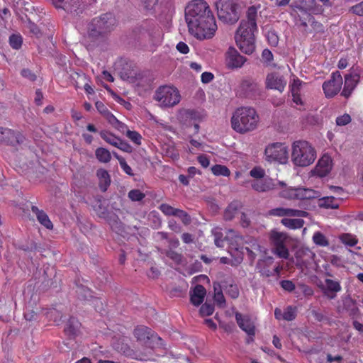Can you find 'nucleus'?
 I'll list each match as a JSON object with an SVG mask.
<instances>
[{"instance_id":"obj_17","label":"nucleus","mask_w":363,"mask_h":363,"mask_svg":"<svg viewBox=\"0 0 363 363\" xmlns=\"http://www.w3.org/2000/svg\"><path fill=\"white\" fill-rule=\"evenodd\" d=\"M235 319L238 326L248 335L254 336L255 334V326L252 320L247 315L240 313H235Z\"/></svg>"},{"instance_id":"obj_42","label":"nucleus","mask_w":363,"mask_h":363,"mask_svg":"<svg viewBox=\"0 0 363 363\" xmlns=\"http://www.w3.org/2000/svg\"><path fill=\"white\" fill-rule=\"evenodd\" d=\"M274 254L277 255L279 257L288 259L289 256V252L286 247L285 243L274 247Z\"/></svg>"},{"instance_id":"obj_61","label":"nucleus","mask_w":363,"mask_h":363,"mask_svg":"<svg viewBox=\"0 0 363 363\" xmlns=\"http://www.w3.org/2000/svg\"><path fill=\"white\" fill-rule=\"evenodd\" d=\"M214 78L213 74L211 72H205L201 74V79L204 84L211 82Z\"/></svg>"},{"instance_id":"obj_19","label":"nucleus","mask_w":363,"mask_h":363,"mask_svg":"<svg viewBox=\"0 0 363 363\" xmlns=\"http://www.w3.org/2000/svg\"><path fill=\"white\" fill-rule=\"evenodd\" d=\"M359 81V76L357 74H348L345 76V84L341 95L345 98H349L353 90L357 86Z\"/></svg>"},{"instance_id":"obj_6","label":"nucleus","mask_w":363,"mask_h":363,"mask_svg":"<svg viewBox=\"0 0 363 363\" xmlns=\"http://www.w3.org/2000/svg\"><path fill=\"white\" fill-rule=\"evenodd\" d=\"M216 5L218 18L223 23L234 24L239 20V6L235 0H218Z\"/></svg>"},{"instance_id":"obj_28","label":"nucleus","mask_w":363,"mask_h":363,"mask_svg":"<svg viewBox=\"0 0 363 363\" xmlns=\"http://www.w3.org/2000/svg\"><path fill=\"white\" fill-rule=\"evenodd\" d=\"M240 203L238 201L230 203L224 212V218L226 220H232L238 213Z\"/></svg>"},{"instance_id":"obj_1","label":"nucleus","mask_w":363,"mask_h":363,"mask_svg":"<svg viewBox=\"0 0 363 363\" xmlns=\"http://www.w3.org/2000/svg\"><path fill=\"white\" fill-rule=\"evenodd\" d=\"M189 33L199 40L210 39L217 30L215 16L204 0H192L185 9Z\"/></svg>"},{"instance_id":"obj_41","label":"nucleus","mask_w":363,"mask_h":363,"mask_svg":"<svg viewBox=\"0 0 363 363\" xmlns=\"http://www.w3.org/2000/svg\"><path fill=\"white\" fill-rule=\"evenodd\" d=\"M159 0H140L141 6L147 11L153 13Z\"/></svg>"},{"instance_id":"obj_26","label":"nucleus","mask_w":363,"mask_h":363,"mask_svg":"<svg viewBox=\"0 0 363 363\" xmlns=\"http://www.w3.org/2000/svg\"><path fill=\"white\" fill-rule=\"evenodd\" d=\"M233 238H235V240L236 242L242 240V236H240L234 230L230 229V230H228V234H227L226 237L225 238V239H223L221 238V236H219V235H216L215 240H214L215 245L218 247H223V246H224V240H229L230 239H233Z\"/></svg>"},{"instance_id":"obj_50","label":"nucleus","mask_w":363,"mask_h":363,"mask_svg":"<svg viewBox=\"0 0 363 363\" xmlns=\"http://www.w3.org/2000/svg\"><path fill=\"white\" fill-rule=\"evenodd\" d=\"M214 307L212 304L206 302L200 308L199 312L201 316H208L213 314Z\"/></svg>"},{"instance_id":"obj_63","label":"nucleus","mask_w":363,"mask_h":363,"mask_svg":"<svg viewBox=\"0 0 363 363\" xmlns=\"http://www.w3.org/2000/svg\"><path fill=\"white\" fill-rule=\"evenodd\" d=\"M95 106L97 111L99 112V113L101 114L102 116H104L108 111L106 105L103 102L99 101L95 103Z\"/></svg>"},{"instance_id":"obj_62","label":"nucleus","mask_w":363,"mask_h":363,"mask_svg":"<svg viewBox=\"0 0 363 363\" xmlns=\"http://www.w3.org/2000/svg\"><path fill=\"white\" fill-rule=\"evenodd\" d=\"M197 160L199 163L204 168L208 167L210 164L209 159L206 155H201L198 156Z\"/></svg>"},{"instance_id":"obj_20","label":"nucleus","mask_w":363,"mask_h":363,"mask_svg":"<svg viewBox=\"0 0 363 363\" xmlns=\"http://www.w3.org/2000/svg\"><path fill=\"white\" fill-rule=\"evenodd\" d=\"M274 263V259L272 257H266L257 262L256 268L261 276L269 277L273 276L272 266Z\"/></svg>"},{"instance_id":"obj_15","label":"nucleus","mask_w":363,"mask_h":363,"mask_svg":"<svg viewBox=\"0 0 363 363\" xmlns=\"http://www.w3.org/2000/svg\"><path fill=\"white\" fill-rule=\"evenodd\" d=\"M266 85L267 88L277 89L279 92H283L286 85V81L279 74L271 73L267 77Z\"/></svg>"},{"instance_id":"obj_25","label":"nucleus","mask_w":363,"mask_h":363,"mask_svg":"<svg viewBox=\"0 0 363 363\" xmlns=\"http://www.w3.org/2000/svg\"><path fill=\"white\" fill-rule=\"evenodd\" d=\"M80 325L77 319L71 317L67 322L64 331L67 336L73 338L77 335Z\"/></svg>"},{"instance_id":"obj_29","label":"nucleus","mask_w":363,"mask_h":363,"mask_svg":"<svg viewBox=\"0 0 363 363\" xmlns=\"http://www.w3.org/2000/svg\"><path fill=\"white\" fill-rule=\"evenodd\" d=\"M254 190L258 192H265L271 189L272 182L270 179L257 180L252 184Z\"/></svg>"},{"instance_id":"obj_11","label":"nucleus","mask_w":363,"mask_h":363,"mask_svg":"<svg viewBox=\"0 0 363 363\" xmlns=\"http://www.w3.org/2000/svg\"><path fill=\"white\" fill-rule=\"evenodd\" d=\"M342 84V78L338 71L333 72L331 79L323 84V89L327 98H331L335 96L341 89Z\"/></svg>"},{"instance_id":"obj_24","label":"nucleus","mask_w":363,"mask_h":363,"mask_svg":"<svg viewBox=\"0 0 363 363\" xmlns=\"http://www.w3.org/2000/svg\"><path fill=\"white\" fill-rule=\"evenodd\" d=\"M296 258L298 265L308 268L314 262L315 254L309 249H306L305 251L298 252Z\"/></svg>"},{"instance_id":"obj_52","label":"nucleus","mask_w":363,"mask_h":363,"mask_svg":"<svg viewBox=\"0 0 363 363\" xmlns=\"http://www.w3.org/2000/svg\"><path fill=\"white\" fill-rule=\"evenodd\" d=\"M118 160L119 162L120 166L123 171L130 176H133L134 174L131 167L128 164L125 160L123 157H118Z\"/></svg>"},{"instance_id":"obj_27","label":"nucleus","mask_w":363,"mask_h":363,"mask_svg":"<svg viewBox=\"0 0 363 363\" xmlns=\"http://www.w3.org/2000/svg\"><path fill=\"white\" fill-rule=\"evenodd\" d=\"M286 239L287 235L286 233L277 230H272L269 235V240L274 247L284 244Z\"/></svg>"},{"instance_id":"obj_57","label":"nucleus","mask_w":363,"mask_h":363,"mask_svg":"<svg viewBox=\"0 0 363 363\" xmlns=\"http://www.w3.org/2000/svg\"><path fill=\"white\" fill-rule=\"evenodd\" d=\"M351 121V117L349 114H344L336 118V123L337 125H345L350 123Z\"/></svg>"},{"instance_id":"obj_30","label":"nucleus","mask_w":363,"mask_h":363,"mask_svg":"<svg viewBox=\"0 0 363 363\" xmlns=\"http://www.w3.org/2000/svg\"><path fill=\"white\" fill-rule=\"evenodd\" d=\"M318 206L321 208L335 209L339 207V203L335 197L327 196L319 200Z\"/></svg>"},{"instance_id":"obj_12","label":"nucleus","mask_w":363,"mask_h":363,"mask_svg":"<svg viewBox=\"0 0 363 363\" xmlns=\"http://www.w3.org/2000/svg\"><path fill=\"white\" fill-rule=\"evenodd\" d=\"M225 65L228 69H238L242 67L246 62L245 57L241 55L233 47H230L225 55Z\"/></svg>"},{"instance_id":"obj_4","label":"nucleus","mask_w":363,"mask_h":363,"mask_svg":"<svg viewBox=\"0 0 363 363\" xmlns=\"http://www.w3.org/2000/svg\"><path fill=\"white\" fill-rule=\"evenodd\" d=\"M316 158V152L306 140H297L292 145L291 160L296 166L307 167Z\"/></svg>"},{"instance_id":"obj_47","label":"nucleus","mask_w":363,"mask_h":363,"mask_svg":"<svg viewBox=\"0 0 363 363\" xmlns=\"http://www.w3.org/2000/svg\"><path fill=\"white\" fill-rule=\"evenodd\" d=\"M225 293L232 298H237L239 296V289L236 284H230L228 286H223Z\"/></svg>"},{"instance_id":"obj_18","label":"nucleus","mask_w":363,"mask_h":363,"mask_svg":"<svg viewBox=\"0 0 363 363\" xmlns=\"http://www.w3.org/2000/svg\"><path fill=\"white\" fill-rule=\"evenodd\" d=\"M332 169V160L328 155H323L318 162L314 172L320 177L327 176Z\"/></svg>"},{"instance_id":"obj_46","label":"nucleus","mask_w":363,"mask_h":363,"mask_svg":"<svg viewBox=\"0 0 363 363\" xmlns=\"http://www.w3.org/2000/svg\"><path fill=\"white\" fill-rule=\"evenodd\" d=\"M186 117L194 122H200L204 118V115L196 110H189L186 111Z\"/></svg>"},{"instance_id":"obj_32","label":"nucleus","mask_w":363,"mask_h":363,"mask_svg":"<svg viewBox=\"0 0 363 363\" xmlns=\"http://www.w3.org/2000/svg\"><path fill=\"white\" fill-rule=\"evenodd\" d=\"M96 159L102 163H108L111 160L110 152L104 147H98L95 151Z\"/></svg>"},{"instance_id":"obj_34","label":"nucleus","mask_w":363,"mask_h":363,"mask_svg":"<svg viewBox=\"0 0 363 363\" xmlns=\"http://www.w3.org/2000/svg\"><path fill=\"white\" fill-rule=\"evenodd\" d=\"M221 287L220 284H218V286L214 284V301L218 307L224 308L225 306V298L223 294Z\"/></svg>"},{"instance_id":"obj_49","label":"nucleus","mask_w":363,"mask_h":363,"mask_svg":"<svg viewBox=\"0 0 363 363\" xmlns=\"http://www.w3.org/2000/svg\"><path fill=\"white\" fill-rule=\"evenodd\" d=\"M159 209L165 215V216H174V215L176 214V211H177L178 208H175L172 206H171L170 205L167 204V203H162L160 206H159Z\"/></svg>"},{"instance_id":"obj_45","label":"nucleus","mask_w":363,"mask_h":363,"mask_svg":"<svg viewBox=\"0 0 363 363\" xmlns=\"http://www.w3.org/2000/svg\"><path fill=\"white\" fill-rule=\"evenodd\" d=\"M296 317V308L289 306L283 313V319L287 321H291Z\"/></svg>"},{"instance_id":"obj_16","label":"nucleus","mask_w":363,"mask_h":363,"mask_svg":"<svg viewBox=\"0 0 363 363\" xmlns=\"http://www.w3.org/2000/svg\"><path fill=\"white\" fill-rule=\"evenodd\" d=\"M134 336L137 339L138 341L143 342L146 343L147 340L152 339H158L159 340H162V339L157 336L150 328L140 325L138 326L134 330Z\"/></svg>"},{"instance_id":"obj_5","label":"nucleus","mask_w":363,"mask_h":363,"mask_svg":"<svg viewBox=\"0 0 363 363\" xmlns=\"http://www.w3.org/2000/svg\"><path fill=\"white\" fill-rule=\"evenodd\" d=\"M116 19L110 13L101 15L93 18L89 25V35L93 39L104 38L113 30Z\"/></svg>"},{"instance_id":"obj_22","label":"nucleus","mask_w":363,"mask_h":363,"mask_svg":"<svg viewBox=\"0 0 363 363\" xmlns=\"http://www.w3.org/2000/svg\"><path fill=\"white\" fill-rule=\"evenodd\" d=\"M96 177L99 179V187L102 192L107 191L111 184V177L108 171L100 168L96 171Z\"/></svg>"},{"instance_id":"obj_54","label":"nucleus","mask_w":363,"mask_h":363,"mask_svg":"<svg viewBox=\"0 0 363 363\" xmlns=\"http://www.w3.org/2000/svg\"><path fill=\"white\" fill-rule=\"evenodd\" d=\"M103 116L112 125L116 126L121 123L109 110Z\"/></svg>"},{"instance_id":"obj_33","label":"nucleus","mask_w":363,"mask_h":363,"mask_svg":"<svg viewBox=\"0 0 363 363\" xmlns=\"http://www.w3.org/2000/svg\"><path fill=\"white\" fill-rule=\"evenodd\" d=\"M119 75L123 80L128 81L130 82H133L136 78V72L128 67H123L120 72Z\"/></svg>"},{"instance_id":"obj_37","label":"nucleus","mask_w":363,"mask_h":363,"mask_svg":"<svg viewBox=\"0 0 363 363\" xmlns=\"http://www.w3.org/2000/svg\"><path fill=\"white\" fill-rule=\"evenodd\" d=\"M340 240L342 243L350 247H354L358 242L356 237L350 233H343L340 236Z\"/></svg>"},{"instance_id":"obj_13","label":"nucleus","mask_w":363,"mask_h":363,"mask_svg":"<svg viewBox=\"0 0 363 363\" xmlns=\"http://www.w3.org/2000/svg\"><path fill=\"white\" fill-rule=\"evenodd\" d=\"M268 214L271 216H277V217H298V218H305L308 216V212L302 210H297L289 208H275L271 209Z\"/></svg>"},{"instance_id":"obj_2","label":"nucleus","mask_w":363,"mask_h":363,"mask_svg":"<svg viewBox=\"0 0 363 363\" xmlns=\"http://www.w3.org/2000/svg\"><path fill=\"white\" fill-rule=\"evenodd\" d=\"M257 10L252 6L248 8L247 19H242L238 28L235 40L239 49L247 55H251L255 50V35L257 26Z\"/></svg>"},{"instance_id":"obj_43","label":"nucleus","mask_w":363,"mask_h":363,"mask_svg":"<svg viewBox=\"0 0 363 363\" xmlns=\"http://www.w3.org/2000/svg\"><path fill=\"white\" fill-rule=\"evenodd\" d=\"M126 136L136 145L139 146L142 143V135L135 130H128Z\"/></svg>"},{"instance_id":"obj_59","label":"nucleus","mask_w":363,"mask_h":363,"mask_svg":"<svg viewBox=\"0 0 363 363\" xmlns=\"http://www.w3.org/2000/svg\"><path fill=\"white\" fill-rule=\"evenodd\" d=\"M280 285L285 291L289 292H291L295 289V284L290 280H283L280 282Z\"/></svg>"},{"instance_id":"obj_3","label":"nucleus","mask_w":363,"mask_h":363,"mask_svg":"<svg viewBox=\"0 0 363 363\" xmlns=\"http://www.w3.org/2000/svg\"><path fill=\"white\" fill-rule=\"evenodd\" d=\"M259 118L255 108L240 107L237 108L231 118L232 128L244 134L256 129Z\"/></svg>"},{"instance_id":"obj_31","label":"nucleus","mask_w":363,"mask_h":363,"mask_svg":"<svg viewBox=\"0 0 363 363\" xmlns=\"http://www.w3.org/2000/svg\"><path fill=\"white\" fill-rule=\"evenodd\" d=\"M281 222L290 229H299L304 225V220L301 218H283Z\"/></svg>"},{"instance_id":"obj_36","label":"nucleus","mask_w":363,"mask_h":363,"mask_svg":"<svg viewBox=\"0 0 363 363\" xmlns=\"http://www.w3.org/2000/svg\"><path fill=\"white\" fill-rule=\"evenodd\" d=\"M100 135L101 138L107 143L116 147H117V145L121 139L120 138L116 137L115 135L109 132H101Z\"/></svg>"},{"instance_id":"obj_14","label":"nucleus","mask_w":363,"mask_h":363,"mask_svg":"<svg viewBox=\"0 0 363 363\" xmlns=\"http://www.w3.org/2000/svg\"><path fill=\"white\" fill-rule=\"evenodd\" d=\"M319 287L323 294L330 299L335 298L337 293L342 290L340 281L330 279H325V284L320 285Z\"/></svg>"},{"instance_id":"obj_51","label":"nucleus","mask_w":363,"mask_h":363,"mask_svg":"<svg viewBox=\"0 0 363 363\" xmlns=\"http://www.w3.org/2000/svg\"><path fill=\"white\" fill-rule=\"evenodd\" d=\"M349 12H350L354 15H357L358 16L363 17V1L351 6L349 9Z\"/></svg>"},{"instance_id":"obj_55","label":"nucleus","mask_w":363,"mask_h":363,"mask_svg":"<svg viewBox=\"0 0 363 363\" xmlns=\"http://www.w3.org/2000/svg\"><path fill=\"white\" fill-rule=\"evenodd\" d=\"M250 174L253 178L262 179L264 177L265 172L264 170L260 167H254L250 170Z\"/></svg>"},{"instance_id":"obj_60","label":"nucleus","mask_w":363,"mask_h":363,"mask_svg":"<svg viewBox=\"0 0 363 363\" xmlns=\"http://www.w3.org/2000/svg\"><path fill=\"white\" fill-rule=\"evenodd\" d=\"M301 83L302 82L299 79H294L292 84L290 85L291 92L294 93L296 91H300V86Z\"/></svg>"},{"instance_id":"obj_48","label":"nucleus","mask_w":363,"mask_h":363,"mask_svg":"<svg viewBox=\"0 0 363 363\" xmlns=\"http://www.w3.org/2000/svg\"><path fill=\"white\" fill-rule=\"evenodd\" d=\"M174 216L180 218L184 225H188L191 223V217L186 211L178 208Z\"/></svg>"},{"instance_id":"obj_7","label":"nucleus","mask_w":363,"mask_h":363,"mask_svg":"<svg viewBox=\"0 0 363 363\" xmlns=\"http://www.w3.org/2000/svg\"><path fill=\"white\" fill-rule=\"evenodd\" d=\"M178 89L172 86H161L155 91L154 99L164 107H172L180 101Z\"/></svg>"},{"instance_id":"obj_56","label":"nucleus","mask_w":363,"mask_h":363,"mask_svg":"<svg viewBox=\"0 0 363 363\" xmlns=\"http://www.w3.org/2000/svg\"><path fill=\"white\" fill-rule=\"evenodd\" d=\"M269 43L272 46H277L279 43L278 35L273 31H269L267 35Z\"/></svg>"},{"instance_id":"obj_44","label":"nucleus","mask_w":363,"mask_h":363,"mask_svg":"<svg viewBox=\"0 0 363 363\" xmlns=\"http://www.w3.org/2000/svg\"><path fill=\"white\" fill-rule=\"evenodd\" d=\"M128 196L133 201H140L145 197V194L139 189L130 190Z\"/></svg>"},{"instance_id":"obj_53","label":"nucleus","mask_w":363,"mask_h":363,"mask_svg":"<svg viewBox=\"0 0 363 363\" xmlns=\"http://www.w3.org/2000/svg\"><path fill=\"white\" fill-rule=\"evenodd\" d=\"M116 147L128 153H131L133 151V147L122 139H120Z\"/></svg>"},{"instance_id":"obj_58","label":"nucleus","mask_w":363,"mask_h":363,"mask_svg":"<svg viewBox=\"0 0 363 363\" xmlns=\"http://www.w3.org/2000/svg\"><path fill=\"white\" fill-rule=\"evenodd\" d=\"M21 74L23 77L28 79L30 82L36 80V75L32 72L29 69H23L21 72Z\"/></svg>"},{"instance_id":"obj_64","label":"nucleus","mask_w":363,"mask_h":363,"mask_svg":"<svg viewBox=\"0 0 363 363\" xmlns=\"http://www.w3.org/2000/svg\"><path fill=\"white\" fill-rule=\"evenodd\" d=\"M176 48L182 54H187L189 52V46L184 42H179Z\"/></svg>"},{"instance_id":"obj_10","label":"nucleus","mask_w":363,"mask_h":363,"mask_svg":"<svg viewBox=\"0 0 363 363\" xmlns=\"http://www.w3.org/2000/svg\"><path fill=\"white\" fill-rule=\"evenodd\" d=\"M25 140L23 135L18 130L0 127V144H5L16 147Z\"/></svg>"},{"instance_id":"obj_9","label":"nucleus","mask_w":363,"mask_h":363,"mask_svg":"<svg viewBox=\"0 0 363 363\" xmlns=\"http://www.w3.org/2000/svg\"><path fill=\"white\" fill-rule=\"evenodd\" d=\"M264 156L265 160L269 162H277L284 164L288 159L287 147L281 143L269 144L265 148Z\"/></svg>"},{"instance_id":"obj_8","label":"nucleus","mask_w":363,"mask_h":363,"mask_svg":"<svg viewBox=\"0 0 363 363\" xmlns=\"http://www.w3.org/2000/svg\"><path fill=\"white\" fill-rule=\"evenodd\" d=\"M281 198L289 200H309L319 196V192L308 188L286 187L279 192Z\"/></svg>"},{"instance_id":"obj_38","label":"nucleus","mask_w":363,"mask_h":363,"mask_svg":"<svg viewBox=\"0 0 363 363\" xmlns=\"http://www.w3.org/2000/svg\"><path fill=\"white\" fill-rule=\"evenodd\" d=\"M313 240L317 245L326 247L329 245V242L326 237L320 232H315L313 235Z\"/></svg>"},{"instance_id":"obj_35","label":"nucleus","mask_w":363,"mask_h":363,"mask_svg":"<svg viewBox=\"0 0 363 363\" xmlns=\"http://www.w3.org/2000/svg\"><path fill=\"white\" fill-rule=\"evenodd\" d=\"M212 173L216 176L228 177L230 174V169L224 165L215 164L211 167Z\"/></svg>"},{"instance_id":"obj_23","label":"nucleus","mask_w":363,"mask_h":363,"mask_svg":"<svg viewBox=\"0 0 363 363\" xmlns=\"http://www.w3.org/2000/svg\"><path fill=\"white\" fill-rule=\"evenodd\" d=\"M32 212L36 216V218L38 222L45 227L47 229L52 230L53 228V224L50 220L47 213L43 211L40 210L37 206H33L31 207Z\"/></svg>"},{"instance_id":"obj_21","label":"nucleus","mask_w":363,"mask_h":363,"mask_svg":"<svg viewBox=\"0 0 363 363\" xmlns=\"http://www.w3.org/2000/svg\"><path fill=\"white\" fill-rule=\"evenodd\" d=\"M206 294V290L204 286L197 284L194 289L190 291V301L191 303L198 306L201 304L204 300Z\"/></svg>"},{"instance_id":"obj_39","label":"nucleus","mask_w":363,"mask_h":363,"mask_svg":"<svg viewBox=\"0 0 363 363\" xmlns=\"http://www.w3.org/2000/svg\"><path fill=\"white\" fill-rule=\"evenodd\" d=\"M23 38L20 34H12L9 37V45L12 48L18 50L21 48Z\"/></svg>"},{"instance_id":"obj_40","label":"nucleus","mask_w":363,"mask_h":363,"mask_svg":"<svg viewBox=\"0 0 363 363\" xmlns=\"http://www.w3.org/2000/svg\"><path fill=\"white\" fill-rule=\"evenodd\" d=\"M162 253L165 254V255L171 259L174 263L181 264L182 260V255L181 253H178L172 249L165 250Z\"/></svg>"}]
</instances>
